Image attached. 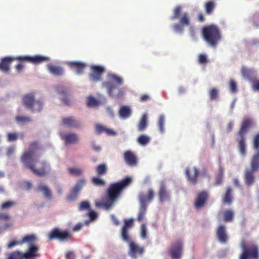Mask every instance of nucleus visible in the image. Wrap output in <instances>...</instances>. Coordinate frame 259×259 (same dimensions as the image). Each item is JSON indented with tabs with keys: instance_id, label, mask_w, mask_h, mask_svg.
<instances>
[{
	"instance_id": "dca6fc26",
	"label": "nucleus",
	"mask_w": 259,
	"mask_h": 259,
	"mask_svg": "<svg viewBox=\"0 0 259 259\" xmlns=\"http://www.w3.org/2000/svg\"><path fill=\"white\" fill-rule=\"evenodd\" d=\"M15 60V57H6L2 59L0 62V70L5 73H9L10 64Z\"/></svg>"
},
{
	"instance_id": "bf43d9fd",
	"label": "nucleus",
	"mask_w": 259,
	"mask_h": 259,
	"mask_svg": "<svg viewBox=\"0 0 259 259\" xmlns=\"http://www.w3.org/2000/svg\"><path fill=\"white\" fill-rule=\"evenodd\" d=\"M31 56H19L15 58V60H18L20 61H27L31 63Z\"/></svg>"
},
{
	"instance_id": "6ab92c4d",
	"label": "nucleus",
	"mask_w": 259,
	"mask_h": 259,
	"mask_svg": "<svg viewBox=\"0 0 259 259\" xmlns=\"http://www.w3.org/2000/svg\"><path fill=\"white\" fill-rule=\"evenodd\" d=\"M158 197L159 201L162 203L169 199V195L166 190V186L164 182H161L160 185L159 190L158 192Z\"/></svg>"
},
{
	"instance_id": "5fc2aeb1",
	"label": "nucleus",
	"mask_w": 259,
	"mask_h": 259,
	"mask_svg": "<svg viewBox=\"0 0 259 259\" xmlns=\"http://www.w3.org/2000/svg\"><path fill=\"white\" fill-rule=\"evenodd\" d=\"M79 208L81 210L84 209H90V205L88 202L86 201H83L81 202Z\"/></svg>"
},
{
	"instance_id": "7ed1b4c3",
	"label": "nucleus",
	"mask_w": 259,
	"mask_h": 259,
	"mask_svg": "<svg viewBox=\"0 0 259 259\" xmlns=\"http://www.w3.org/2000/svg\"><path fill=\"white\" fill-rule=\"evenodd\" d=\"M202 36L204 40L210 46L215 47L221 39L222 35L218 26L211 24L203 27Z\"/></svg>"
},
{
	"instance_id": "ddd939ff",
	"label": "nucleus",
	"mask_w": 259,
	"mask_h": 259,
	"mask_svg": "<svg viewBox=\"0 0 259 259\" xmlns=\"http://www.w3.org/2000/svg\"><path fill=\"white\" fill-rule=\"evenodd\" d=\"M144 247L139 246L134 241H130L128 253L132 258H137L138 255L144 253Z\"/></svg>"
},
{
	"instance_id": "338daca9",
	"label": "nucleus",
	"mask_w": 259,
	"mask_h": 259,
	"mask_svg": "<svg viewBox=\"0 0 259 259\" xmlns=\"http://www.w3.org/2000/svg\"><path fill=\"white\" fill-rule=\"evenodd\" d=\"M89 217L91 220H94L97 217V214L94 211L91 210L89 212Z\"/></svg>"
},
{
	"instance_id": "f03ea898",
	"label": "nucleus",
	"mask_w": 259,
	"mask_h": 259,
	"mask_svg": "<svg viewBox=\"0 0 259 259\" xmlns=\"http://www.w3.org/2000/svg\"><path fill=\"white\" fill-rule=\"evenodd\" d=\"M131 182L132 179L129 177H126L121 181L110 184L106 190L103 201L96 202V207H103L106 210L110 209L120 198L124 190Z\"/></svg>"
},
{
	"instance_id": "72a5a7b5",
	"label": "nucleus",
	"mask_w": 259,
	"mask_h": 259,
	"mask_svg": "<svg viewBox=\"0 0 259 259\" xmlns=\"http://www.w3.org/2000/svg\"><path fill=\"white\" fill-rule=\"evenodd\" d=\"M223 221L225 222H232L234 217V212L231 209H226L223 212Z\"/></svg>"
},
{
	"instance_id": "a19ab883",
	"label": "nucleus",
	"mask_w": 259,
	"mask_h": 259,
	"mask_svg": "<svg viewBox=\"0 0 259 259\" xmlns=\"http://www.w3.org/2000/svg\"><path fill=\"white\" fill-rule=\"evenodd\" d=\"M107 171V166L105 164H101L96 167V173L99 176L105 175Z\"/></svg>"
},
{
	"instance_id": "6e6d98bb",
	"label": "nucleus",
	"mask_w": 259,
	"mask_h": 259,
	"mask_svg": "<svg viewBox=\"0 0 259 259\" xmlns=\"http://www.w3.org/2000/svg\"><path fill=\"white\" fill-rule=\"evenodd\" d=\"M173 28L175 31L182 32L184 29V26L181 23H175L173 25Z\"/></svg>"
},
{
	"instance_id": "3c124183",
	"label": "nucleus",
	"mask_w": 259,
	"mask_h": 259,
	"mask_svg": "<svg viewBox=\"0 0 259 259\" xmlns=\"http://www.w3.org/2000/svg\"><path fill=\"white\" fill-rule=\"evenodd\" d=\"M182 7L180 6H177L174 10V15L171 17V19L174 20L179 17Z\"/></svg>"
},
{
	"instance_id": "8fccbe9b",
	"label": "nucleus",
	"mask_w": 259,
	"mask_h": 259,
	"mask_svg": "<svg viewBox=\"0 0 259 259\" xmlns=\"http://www.w3.org/2000/svg\"><path fill=\"white\" fill-rule=\"evenodd\" d=\"M99 104V102L95 98L92 96H89L88 98L87 105L89 107H93L97 106Z\"/></svg>"
},
{
	"instance_id": "a878e982",
	"label": "nucleus",
	"mask_w": 259,
	"mask_h": 259,
	"mask_svg": "<svg viewBox=\"0 0 259 259\" xmlns=\"http://www.w3.org/2000/svg\"><path fill=\"white\" fill-rule=\"evenodd\" d=\"M232 189L230 187L227 188L223 196V202L225 204L230 205L232 204L233 200L232 196Z\"/></svg>"
},
{
	"instance_id": "7c9ffc66",
	"label": "nucleus",
	"mask_w": 259,
	"mask_h": 259,
	"mask_svg": "<svg viewBox=\"0 0 259 259\" xmlns=\"http://www.w3.org/2000/svg\"><path fill=\"white\" fill-rule=\"evenodd\" d=\"M37 237L36 235L34 234H28L24 236L21 240V243L22 244L24 243H27L30 245H33L36 240H37Z\"/></svg>"
},
{
	"instance_id": "680f3d73",
	"label": "nucleus",
	"mask_w": 259,
	"mask_h": 259,
	"mask_svg": "<svg viewBox=\"0 0 259 259\" xmlns=\"http://www.w3.org/2000/svg\"><path fill=\"white\" fill-rule=\"evenodd\" d=\"M18 245H22V244L21 243V240L20 241L13 240L7 245V248H12L13 247Z\"/></svg>"
},
{
	"instance_id": "4be33fe9",
	"label": "nucleus",
	"mask_w": 259,
	"mask_h": 259,
	"mask_svg": "<svg viewBox=\"0 0 259 259\" xmlns=\"http://www.w3.org/2000/svg\"><path fill=\"white\" fill-rule=\"evenodd\" d=\"M62 124L68 127H79L80 122L73 117H67L62 118Z\"/></svg>"
},
{
	"instance_id": "4d7b16f0",
	"label": "nucleus",
	"mask_w": 259,
	"mask_h": 259,
	"mask_svg": "<svg viewBox=\"0 0 259 259\" xmlns=\"http://www.w3.org/2000/svg\"><path fill=\"white\" fill-rule=\"evenodd\" d=\"M8 140L9 142L14 141L18 138V135L16 133H9L7 134Z\"/></svg>"
},
{
	"instance_id": "774afa93",
	"label": "nucleus",
	"mask_w": 259,
	"mask_h": 259,
	"mask_svg": "<svg viewBox=\"0 0 259 259\" xmlns=\"http://www.w3.org/2000/svg\"><path fill=\"white\" fill-rule=\"evenodd\" d=\"M252 87L253 90L259 91V80L254 81L253 83Z\"/></svg>"
},
{
	"instance_id": "c756f323",
	"label": "nucleus",
	"mask_w": 259,
	"mask_h": 259,
	"mask_svg": "<svg viewBox=\"0 0 259 259\" xmlns=\"http://www.w3.org/2000/svg\"><path fill=\"white\" fill-rule=\"evenodd\" d=\"M250 169L257 171L259 169V151L253 155L250 161Z\"/></svg>"
},
{
	"instance_id": "5701e85b",
	"label": "nucleus",
	"mask_w": 259,
	"mask_h": 259,
	"mask_svg": "<svg viewBox=\"0 0 259 259\" xmlns=\"http://www.w3.org/2000/svg\"><path fill=\"white\" fill-rule=\"evenodd\" d=\"M62 139L66 144H73L76 143L79 140L78 136L74 133H68L61 135Z\"/></svg>"
},
{
	"instance_id": "a18cd8bd",
	"label": "nucleus",
	"mask_w": 259,
	"mask_h": 259,
	"mask_svg": "<svg viewBox=\"0 0 259 259\" xmlns=\"http://www.w3.org/2000/svg\"><path fill=\"white\" fill-rule=\"evenodd\" d=\"M146 206L140 205V211L137 218L138 221L141 222L143 220L146 212Z\"/></svg>"
},
{
	"instance_id": "09e8293b",
	"label": "nucleus",
	"mask_w": 259,
	"mask_h": 259,
	"mask_svg": "<svg viewBox=\"0 0 259 259\" xmlns=\"http://www.w3.org/2000/svg\"><path fill=\"white\" fill-rule=\"evenodd\" d=\"M16 204L14 201H8L3 203L1 206L2 209H8L14 206Z\"/></svg>"
},
{
	"instance_id": "f3484780",
	"label": "nucleus",
	"mask_w": 259,
	"mask_h": 259,
	"mask_svg": "<svg viewBox=\"0 0 259 259\" xmlns=\"http://www.w3.org/2000/svg\"><path fill=\"white\" fill-rule=\"evenodd\" d=\"M154 196V191L150 189L148 190L147 195L143 193H141L139 194V201L140 202V205L145 206L147 207L146 203L147 202H150L153 199Z\"/></svg>"
},
{
	"instance_id": "cd10ccee",
	"label": "nucleus",
	"mask_w": 259,
	"mask_h": 259,
	"mask_svg": "<svg viewBox=\"0 0 259 259\" xmlns=\"http://www.w3.org/2000/svg\"><path fill=\"white\" fill-rule=\"evenodd\" d=\"M37 192H42L44 197L48 199H51L52 197V192L46 185L39 184L36 189Z\"/></svg>"
},
{
	"instance_id": "b1692460",
	"label": "nucleus",
	"mask_w": 259,
	"mask_h": 259,
	"mask_svg": "<svg viewBox=\"0 0 259 259\" xmlns=\"http://www.w3.org/2000/svg\"><path fill=\"white\" fill-rule=\"evenodd\" d=\"M255 171L252 169H246L244 174V181L246 185L249 187L252 186L255 182V177L253 173Z\"/></svg>"
},
{
	"instance_id": "c85d7f7f",
	"label": "nucleus",
	"mask_w": 259,
	"mask_h": 259,
	"mask_svg": "<svg viewBox=\"0 0 259 259\" xmlns=\"http://www.w3.org/2000/svg\"><path fill=\"white\" fill-rule=\"evenodd\" d=\"M49 71L53 75L56 76H61L63 75L64 71L61 66H55L52 64L48 65Z\"/></svg>"
},
{
	"instance_id": "2eb2a0df",
	"label": "nucleus",
	"mask_w": 259,
	"mask_h": 259,
	"mask_svg": "<svg viewBox=\"0 0 259 259\" xmlns=\"http://www.w3.org/2000/svg\"><path fill=\"white\" fill-rule=\"evenodd\" d=\"M199 174V170L196 167H193L191 170L190 168H187L185 170V175L188 181L193 185L197 184Z\"/></svg>"
},
{
	"instance_id": "6e6552de",
	"label": "nucleus",
	"mask_w": 259,
	"mask_h": 259,
	"mask_svg": "<svg viewBox=\"0 0 259 259\" xmlns=\"http://www.w3.org/2000/svg\"><path fill=\"white\" fill-rule=\"evenodd\" d=\"M108 81L102 82V85L107 89L109 95L113 97L114 96V94L113 91L114 89L117 88V86L113 84V82H115L117 85H121L123 83V80L121 77L115 74H109L108 75Z\"/></svg>"
},
{
	"instance_id": "79ce46f5",
	"label": "nucleus",
	"mask_w": 259,
	"mask_h": 259,
	"mask_svg": "<svg viewBox=\"0 0 259 259\" xmlns=\"http://www.w3.org/2000/svg\"><path fill=\"white\" fill-rule=\"evenodd\" d=\"M208 95L211 101L216 100L219 97V91L215 88H211L209 91Z\"/></svg>"
},
{
	"instance_id": "412c9836",
	"label": "nucleus",
	"mask_w": 259,
	"mask_h": 259,
	"mask_svg": "<svg viewBox=\"0 0 259 259\" xmlns=\"http://www.w3.org/2000/svg\"><path fill=\"white\" fill-rule=\"evenodd\" d=\"M124 159L130 166H135L137 163V160L135 154L131 151H127L124 153Z\"/></svg>"
},
{
	"instance_id": "58836bf2",
	"label": "nucleus",
	"mask_w": 259,
	"mask_h": 259,
	"mask_svg": "<svg viewBox=\"0 0 259 259\" xmlns=\"http://www.w3.org/2000/svg\"><path fill=\"white\" fill-rule=\"evenodd\" d=\"M179 22L184 26H189L190 25V18L189 14L187 12L183 13L180 19Z\"/></svg>"
},
{
	"instance_id": "4c0bfd02",
	"label": "nucleus",
	"mask_w": 259,
	"mask_h": 259,
	"mask_svg": "<svg viewBox=\"0 0 259 259\" xmlns=\"http://www.w3.org/2000/svg\"><path fill=\"white\" fill-rule=\"evenodd\" d=\"M15 120L18 124H26L31 121V118L28 116L18 115L15 117Z\"/></svg>"
},
{
	"instance_id": "393cba45",
	"label": "nucleus",
	"mask_w": 259,
	"mask_h": 259,
	"mask_svg": "<svg viewBox=\"0 0 259 259\" xmlns=\"http://www.w3.org/2000/svg\"><path fill=\"white\" fill-rule=\"evenodd\" d=\"M68 65L72 69L75 70L77 74L82 73L87 65L81 62L72 61L68 63Z\"/></svg>"
},
{
	"instance_id": "39448f33",
	"label": "nucleus",
	"mask_w": 259,
	"mask_h": 259,
	"mask_svg": "<svg viewBox=\"0 0 259 259\" xmlns=\"http://www.w3.org/2000/svg\"><path fill=\"white\" fill-rule=\"evenodd\" d=\"M240 246L242 250L239 259H258L259 247L253 242L246 243L244 240H241Z\"/></svg>"
},
{
	"instance_id": "0eeeda50",
	"label": "nucleus",
	"mask_w": 259,
	"mask_h": 259,
	"mask_svg": "<svg viewBox=\"0 0 259 259\" xmlns=\"http://www.w3.org/2000/svg\"><path fill=\"white\" fill-rule=\"evenodd\" d=\"M50 240L58 239L60 241L64 242L72 239L71 233L67 230H61L58 228H54L48 234Z\"/></svg>"
},
{
	"instance_id": "2f4dec72",
	"label": "nucleus",
	"mask_w": 259,
	"mask_h": 259,
	"mask_svg": "<svg viewBox=\"0 0 259 259\" xmlns=\"http://www.w3.org/2000/svg\"><path fill=\"white\" fill-rule=\"evenodd\" d=\"M49 61H50V58L48 57L35 55L31 56V63L33 64H38Z\"/></svg>"
},
{
	"instance_id": "bb28decb",
	"label": "nucleus",
	"mask_w": 259,
	"mask_h": 259,
	"mask_svg": "<svg viewBox=\"0 0 259 259\" xmlns=\"http://www.w3.org/2000/svg\"><path fill=\"white\" fill-rule=\"evenodd\" d=\"M58 92L62 96V101L66 105H70V100L69 98V92L67 89L64 88H60L58 89Z\"/></svg>"
},
{
	"instance_id": "864d4df0",
	"label": "nucleus",
	"mask_w": 259,
	"mask_h": 259,
	"mask_svg": "<svg viewBox=\"0 0 259 259\" xmlns=\"http://www.w3.org/2000/svg\"><path fill=\"white\" fill-rule=\"evenodd\" d=\"M252 145L253 148L256 150H259V133L254 137Z\"/></svg>"
},
{
	"instance_id": "a211bd4d",
	"label": "nucleus",
	"mask_w": 259,
	"mask_h": 259,
	"mask_svg": "<svg viewBox=\"0 0 259 259\" xmlns=\"http://www.w3.org/2000/svg\"><path fill=\"white\" fill-rule=\"evenodd\" d=\"M217 238L220 242L225 243L228 239V236L226 233V227L221 225L219 226L216 230Z\"/></svg>"
},
{
	"instance_id": "9d476101",
	"label": "nucleus",
	"mask_w": 259,
	"mask_h": 259,
	"mask_svg": "<svg viewBox=\"0 0 259 259\" xmlns=\"http://www.w3.org/2000/svg\"><path fill=\"white\" fill-rule=\"evenodd\" d=\"M209 198L208 193L206 191H202L197 194L196 198L194 201V207L199 209L205 206Z\"/></svg>"
},
{
	"instance_id": "423d86ee",
	"label": "nucleus",
	"mask_w": 259,
	"mask_h": 259,
	"mask_svg": "<svg viewBox=\"0 0 259 259\" xmlns=\"http://www.w3.org/2000/svg\"><path fill=\"white\" fill-rule=\"evenodd\" d=\"M22 103L27 109L32 112H40L44 106L43 101L41 100L35 99L33 93L24 95L22 98Z\"/></svg>"
},
{
	"instance_id": "49530a36",
	"label": "nucleus",
	"mask_w": 259,
	"mask_h": 259,
	"mask_svg": "<svg viewBox=\"0 0 259 259\" xmlns=\"http://www.w3.org/2000/svg\"><path fill=\"white\" fill-rule=\"evenodd\" d=\"M150 138L145 135H141L138 139V142L141 145H146L150 142Z\"/></svg>"
},
{
	"instance_id": "c03bdc74",
	"label": "nucleus",
	"mask_w": 259,
	"mask_h": 259,
	"mask_svg": "<svg viewBox=\"0 0 259 259\" xmlns=\"http://www.w3.org/2000/svg\"><path fill=\"white\" fill-rule=\"evenodd\" d=\"M92 183L93 185L97 186H104L106 183L104 180L99 177H93L92 179Z\"/></svg>"
},
{
	"instance_id": "f704fd0d",
	"label": "nucleus",
	"mask_w": 259,
	"mask_h": 259,
	"mask_svg": "<svg viewBox=\"0 0 259 259\" xmlns=\"http://www.w3.org/2000/svg\"><path fill=\"white\" fill-rule=\"evenodd\" d=\"M96 131L98 134H101L103 132L106 133L108 135H115L116 134L114 131L107 128L101 124L96 125Z\"/></svg>"
},
{
	"instance_id": "37998d69",
	"label": "nucleus",
	"mask_w": 259,
	"mask_h": 259,
	"mask_svg": "<svg viewBox=\"0 0 259 259\" xmlns=\"http://www.w3.org/2000/svg\"><path fill=\"white\" fill-rule=\"evenodd\" d=\"M215 8V4L213 2H207L205 5V10L206 13L207 14H211Z\"/></svg>"
},
{
	"instance_id": "20e7f679",
	"label": "nucleus",
	"mask_w": 259,
	"mask_h": 259,
	"mask_svg": "<svg viewBox=\"0 0 259 259\" xmlns=\"http://www.w3.org/2000/svg\"><path fill=\"white\" fill-rule=\"evenodd\" d=\"M254 124L253 120L251 118L244 119L242 123L241 127L237 133L238 137L236 142L238 143V147L240 154L245 156L246 154V134L247 129Z\"/></svg>"
},
{
	"instance_id": "4468645a",
	"label": "nucleus",
	"mask_w": 259,
	"mask_h": 259,
	"mask_svg": "<svg viewBox=\"0 0 259 259\" xmlns=\"http://www.w3.org/2000/svg\"><path fill=\"white\" fill-rule=\"evenodd\" d=\"M183 251V244L181 241H178L171 245L169 251L170 254L172 259H177L182 256Z\"/></svg>"
},
{
	"instance_id": "1a4fd4ad",
	"label": "nucleus",
	"mask_w": 259,
	"mask_h": 259,
	"mask_svg": "<svg viewBox=\"0 0 259 259\" xmlns=\"http://www.w3.org/2000/svg\"><path fill=\"white\" fill-rule=\"evenodd\" d=\"M85 183V180L83 179L77 181L69 194L66 196V199L68 201H73L76 199L80 191L84 185Z\"/></svg>"
},
{
	"instance_id": "13d9d810",
	"label": "nucleus",
	"mask_w": 259,
	"mask_h": 259,
	"mask_svg": "<svg viewBox=\"0 0 259 259\" xmlns=\"http://www.w3.org/2000/svg\"><path fill=\"white\" fill-rule=\"evenodd\" d=\"M141 236L143 239L147 238L146 226L145 224H142L141 227Z\"/></svg>"
},
{
	"instance_id": "f257e3e1",
	"label": "nucleus",
	"mask_w": 259,
	"mask_h": 259,
	"mask_svg": "<svg viewBox=\"0 0 259 259\" xmlns=\"http://www.w3.org/2000/svg\"><path fill=\"white\" fill-rule=\"evenodd\" d=\"M40 149L38 142L35 141L29 144V150L24 151L21 157V161L25 167L29 168L33 173L42 177L48 174L50 166L45 161H39L34 158L35 152Z\"/></svg>"
},
{
	"instance_id": "aec40b11",
	"label": "nucleus",
	"mask_w": 259,
	"mask_h": 259,
	"mask_svg": "<svg viewBox=\"0 0 259 259\" xmlns=\"http://www.w3.org/2000/svg\"><path fill=\"white\" fill-rule=\"evenodd\" d=\"M38 250V246L34 244L30 245L27 251L23 253V256L25 259L38 256L39 254L37 253Z\"/></svg>"
},
{
	"instance_id": "f8f14e48",
	"label": "nucleus",
	"mask_w": 259,
	"mask_h": 259,
	"mask_svg": "<svg viewBox=\"0 0 259 259\" xmlns=\"http://www.w3.org/2000/svg\"><path fill=\"white\" fill-rule=\"evenodd\" d=\"M92 73L89 75L90 79L94 82L100 81L102 75L104 72V67L101 66L95 65L91 67Z\"/></svg>"
},
{
	"instance_id": "e2e57ef3",
	"label": "nucleus",
	"mask_w": 259,
	"mask_h": 259,
	"mask_svg": "<svg viewBox=\"0 0 259 259\" xmlns=\"http://www.w3.org/2000/svg\"><path fill=\"white\" fill-rule=\"evenodd\" d=\"M241 73L242 75L246 78L250 77V71L245 67H242L241 69Z\"/></svg>"
},
{
	"instance_id": "c9c22d12",
	"label": "nucleus",
	"mask_w": 259,
	"mask_h": 259,
	"mask_svg": "<svg viewBox=\"0 0 259 259\" xmlns=\"http://www.w3.org/2000/svg\"><path fill=\"white\" fill-rule=\"evenodd\" d=\"M224 175V169L222 166H220L219 171L215 176V181L214 185L216 186L220 185L223 181Z\"/></svg>"
},
{
	"instance_id": "473e14b6",
	"label": "nucleus",
	"mask_w": 259,
	"mask_h": 259,
	"mask_svg": "<svg viewBox=\"0 0 259 259\" xmlns=\"http://www.w3.org/2000/svg\"><path fill=\"white\" fill-rule=\"evenodd\" d=\"M148 126V117L146 114L143 115L137 125V128L139 132H143L147 128Z\"/></svg>"
},
{
	"instance_id": "9b49d317",
	"label": "nucleus",
	"mask_w": 259,
	"mask_h": 259,
	"mask_svg": "<svg viewBox=\"0 0 259 259\" xmlns=\"http://www.w3.org/2000/svg\"><path fill=\"white\" fill-rule=\"evenodd\" d=\"M123 222L124 225L121 231V238L125 241H129L130 239L128 232L134 226V220L133 219H124Z\"/></svg>"
},
{
	"instance_id": "69168bd1",
	"label": "nucleus",
	"mask_w": 259,
	"mask_h": 259,
	"mask_svg": "<svg viewBox=\"0 0 259 259\" xmlns=\"http://www.w3.org/2000/svg\"><path fill=\"white\" fill-rule=\"evenodd\" d=\"M23 188L25 190H29L32 188V184L29 181H26L23 183Z\"/></svg>"
},
{
	"instance_id": "0e129e2a",
	"label": "nucleus",
	"mask_w": 259,
	"mask_h": 259,
	"mask_svg": "<svg viewBox=\"0 0 259 259\" xmlns=\"http://www.w3.org/2000/svg\"><path fill=\"white\" fill-rule=\"evenodd\" d=\"M11 217L8 213H0V220L8 221L10 220Z\"/></svg>"
},
{
	"instance_id": "603ef678",
	"label": "nucleus",
	"mask_w": 259,
	"mask_h": 259,
	"mask_svg": "<svg viewBox=\"0 0 259 259\" xmlns=\"http://www.w3.org/2000/svg\"><path fill=\"white\" fill-rule=\"evenodd\" d=\"M69 172L75 176H79L81 175L82 171L81 169L76 168H69L68 169Z\"/></svg>"
},
{
	"instance_id": "052dcab7",
	"label": "nucleus",
	"mask_w": 259,
	"mask_h": 259,
	"mask_svg": "<svg viewBox=\"0 0 259 259\" xmlns=\"http://www.w3.org/2000/svg\"><path fill=\"white\" fill-rule=\"evenodd\" d=\"M198 61L201 64H205L207 62V56L205 54H200L198 57Z\"/></svg>"
},
{
	"instance_id": "e433bc0d",
	"label": "nucleus",
	"mask_w": 259,
	"mask_h": 259,
	"mask_svg": "<svg viewBox=\"0 0 259 259\" xmlns=\"http://www.w3.org/2000/svg\"><path fill=\"white\" fill-rule=\"evenodd\" d=\"M131 110L128 106H123L120 107L119 111V114L121 117L126 118L131 115Z\"/></svg>"
},
{
	"instance_id": "de8ad7c7",
	"label": "nucleus",
	"mask_w": 259,
	"mask_h": 259,
	"mask_svg": "<svg viewBox=\"0 0 259 259\" xmlns=\"http://www.w3.org/2000/svg\"><path fill=\"white\" fill-rule=\"evenodd\" d=\"M229 87L230 92L235 93L237 91V83L233 79H230L229 82Z\"/></svg>"
},
{
	"instance_id": "ea45409f",
	"label": "nucleus",
	"mask_w": 259,
	"mask_h": 259,
	"mask_svg": "<svg viewBox=\"0 0 259 259\" xmlns=\"http://www.w3.org/2000/svg\"><path fill=\"white\" fill-rule=\"evenodd\" d=\"M165 123V116L163 115H160L159 117L157 125L160 132L162 134L164 133Z\"/></svg>"
}]
</instances>
